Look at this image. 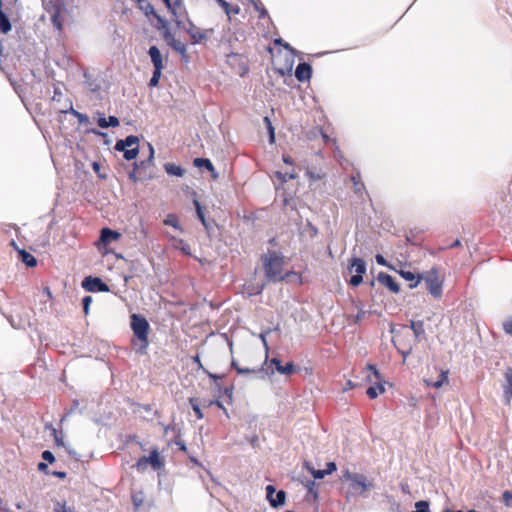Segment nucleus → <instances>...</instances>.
Segmentation results:
<instances>
[{"mask_svg": "<svg viewBox=\"0 0 512 512\" xmlns=\"http://www.w3.org/2000/svg\"><path fill=\"white\" fill-rule=\"evenodd\" d=\"M148 148H149V157H148L147 162L152 163L153 158H154V148L150 143H148Z\"/></svg>", "mask_w": 512, "mask_h": 512, "instance_id": "e2e57ef3", "label": "nucleus"}, {"mask_svg": "<svg viewBox=\"0 0 512 512\" xmlns=\"http://www.w3.org/2000/svg\"><path fill=\"white\" fill-rule=\"evenodd\" d=\"M82 287L88 292H108L109 286L99 277L88 276L82 281Z\"/></svg>", "mask_w": 512, "mask_h": 512, "instance_id": "6e6552de", "label": "nucleus"}, {"mask_svg": "<svg viewBox=\"0 0 512 512\" xmlns=\"http://www.w3.org/2000/svg\"><path fill=\"white\" fill-rule=\"evenodd\" d=\"M162 70L163 69H154L153 75L149 81V86L155 87L158 85Z\"/></svg>", "mask_w": 512, "mask_h": 512, "instance_id": "f704fd0d", "label": "nucleus"}, {"mask_svg": "<svg viewBox=\"0 0 512 512\" xmlns=\"http://www.w3.org/2000/svg\"><path fill=\"white\" fill-rule=\"evenodd\" d=\"M269 333V331H265V332H262L260 333L259 335V338L261 339L266 351H268V344H267V340H266V335Z\"/></svg>", "mask_w": 512, "mask_h": 512, "instance_id": "bf43d9fd", "label": "nucleus"}, {"mask_svg": "<svg viewBox=\"0 0 512 512\" xmlns=\"http://www.w3.org/2000/svg\"><path fill=\"white\" fill-rule=\"evenodd\" d=\"M512 500V491L506 490L503 493V501L508 506L510 505V501Z\"/></svg>", "mask_w": 512, "mask_h": 512, "instance_id": "3c124183", "label": "nucleus"}, {"mask_svg": "<svg viewBox=\"0 0 512 512\" xmlns=\"http://www.w3.org/2000/svg\"><path fill=\"white\" fill-rule=\"evenodd\" d=\"M92 169L94 170V172L97 174V176L100 179H103V180L107 179V175L105 173L101 172V165H100V163L93 162L92 163Z\"/></svg>", "mask_w": 512, "mask_h": 512, "instance_id": "a19ab883", "label": "nucleus"}, {"mask_svg": "<svg viewBox=\"0 0 512 512\" xmlns=\"http://www.w3.org/2000/svg\"><path fill=\"white\" fill-rule=\"evenodd\" d=\"M349 271H354L356 274L363 275L366 272L365 261L361 258H352Z\"/></svg>", "mask_w": 512, "mask_h": 512, "instance_id": "f3484780", "label": "nucleus"}, {"mask_svg": "<svg viewBox=\"0 0 512 512\" xmlns=\"http://www.w3.org/2000/svg\"><path fill=\"white\" fill-rule=\"evenodd\" d=\"M194 166L196 167H205L208 171L212 172L213 177L216 178L217 174L215 173L214 166L212 162L207 158H195L193 161Z\"/></svg>", "mask_w": 512, "mask_h": 512, "instance_id": "aec40b11", "label": "nucleus"}, {"mask_svg": "<svg viewBox=\"0 0 512 512\" xmlns=\"http://www.w3.org/2000/svg\"><path fill=\"white\" fill-rule=\"evenodd\" d=\"M236 372L238 374H243V375H253L255 378H258V379H266L267 377H270L271 375L274 374V371L271 370L269 371V368L265 369L263 367L261 368H248V367H236Z\"/></svg>", "mask_w": 512, "mask_h": 512, "instance_id": "1a4fd4ad", "label": "nucleus"}, {"mask_svg": "<svg viewBox=\"0 0 512 512\" xmlns=\"http://www.w3.org/2000/svg\"><path fill=\"white\" fill-rule=\"evenodd\" d=\"M399 274L401 275V277H403L406 281H409L410 282V285L409 287L412 289V288H415L417 287V285L419 284L420 280H422V275L420 274H415L411 271H406V270H401L399 272Z\"/></svg>", "mask_w": 512, "mask_h": 512, "instance_id": "dca6fc26", "label": "nucleus"}, {"mask_svg": "<svg viewBox=\"0 0 512 512\" xmlns=\"http://www.w3.org/2000/svg\"><path fill=\"white\" fill-rule=\"evenodd\" d=\"M68 113H70L71 115L76 117L78 119L79 123H81V124L87 123L89 121V117L87 115L78 112L72 106L68 110Z\"/></svg>", "mask_w": 512, "mask_h": 512, "instance_id": "473e14b6", "label": "nucleus"}, {"mask_svg": "<svg viewBox=\"0 0 512 512\" xmlns=\"http://www.w3.org/2000/svg\"><path fill=\"white\" fill-rule=\"evenodd\" d=\"M283 162L285 164H287V165H293L294 164L293 159L289 155H284L283 156Z\"/></svg>", "mask_w": 512, "mask_h": 512, "instance_id": "69168bd1", "label": "nucleus"}, {"mask_svg": "<svg viewBox=\"0 0 512 512\" xmlns=\"http://www.w3.org/2000/svg\"><path fill=\"white\" fill-rule=\"evenodd\" d=\"M154 17L157 19V21L159 23V27H158L159 29L165 30L166 28H168V22H167L166 19H164L163 17H161L157 13L154 15Z\"/></svg>", "mask_w": 512, "mask_h": 512, "instance_id": "de8ad7c7", "label": "nucleus"}, {"mask_svg": "<svg viewBox=\"0 0 512 512\" xmlns=\"http://www.w3.org/2000/svg\"><path fill=\"white\" fill-rule=\"evenodd\" d=\"M362 281H363V277H362V275H360V274H355V275H353V276L350 278L349 283H350L352 286H355V287H356V286L360 285V284L362 283Z\"/></svg>", "mask_w": 512, "mask_h": 512, "instance_id": "a18cd8bd", "label": "nucleus"}, {"mask_svg": "<svg viewBox=\"0 0 512 512\" xmlns=\"http://www.w3.org/2000/svg\"><path fill=\"white\" fill-rule=\"evenodd\" d=\"M269 133V142L270 144H273L275 142V130L273 126H270L267 128Z\"/></svg>", "mask_w": 512, "mask_h": 512, "instance_id": "13d9d810", "label": "nucleus"}, {"mask_svg": "<svg viewBox=\"0 0 512 512\" xmlns=\"http://www.w3.org/2000/svg\"><path fill=\"white\" fill-rule=\"evenodd\" d=\"M145 13L146 14H153V15L156 14V12L154 10V7L151 4L147 5V7L145 8Z\"/></svg>", "mask_w": 512, "mask_h": 512, "instance_id": "774afa93", "label": "nucleus"}, {"mask_svg": "<svg viewBox=\"0 0 512 512\" xmlns=\"http://www.w3.org/2000/svg\"><path fill=\"white\" fill-rule=\"evenodd\" d=\"M308 469L310 470V472L312 473V475L315 479H322L325 477V475H327L325 470H315L310 467H308Z\"/></svg>", "mask_w": 512, "mask_h": 512, "instance_id": "49530a36", "label": "nucleus"}, {"mask_svg": "<svg viewBox=\"0 0 512 512\" xmlns=\"http://www.w3.org/2000/svg\"><path fill=\"white\" fill-rule=\"evenodd\" d=\"M375 259H376V262L381 265V266H386V267H390V265L388 264V262L386 261V259L381 255V254H377L375 256Z\"/></svg>", "mask_w": 512, "mask_h": 512, "instance_id": "5fc2aeb1", "label": "nucleus"}, {"mask_svg": "<svg viewBox=\"0 0 512 512\" xmlns=\"http://www.w3.org/2000/svg\"><path fill=\"white\" fill-rule=\"evenodd\" d=\"M377 280L380 284L386 286L391 292L398 293L400 291L399 285L395 282L394 278L384 272L378 274Z\"/></svg>", "mask_w": 512, "mask_h": 512, "instance_id": "9b49d317", "label": "nucleus"}, {"mask_svg": "<svg viewBox=\"0 0 512 512\" xmlns=\"http://www.w3.org/2000/svg\"><path fill=\"white\" fill-rule=\"evenodd\" d=\"M174 247L176 249L180 250L185 255H191L190 245L187 242H185L183 239H175Z\"/></svg>", "mask_w": 512, "mask_h": 512, "instance_id": "cd10ccee", "label": "nucleus"}, {"mask_svg": "<svg viewBox=\"0 0 512 512\" xmlns=\"http://www.w3.org/2000/svg\"><path fill=\"white\" fill-rule=\"evenodd\" d=\"M176 18H180L183 14V5L181 0H174L170 7H167Z\"/></svg>", "mask_w": 512, "mask_h": 512, "instance_id": "a878e982", "label": "nucleus"}, {"mask_svg": "<svg viewBox=\"0 0 512 512\" xmlns=\"http://www.w3.org/2000/svg\"><path fill=\"white\" fill-rule=\"evenodd\" d=\"M448 382V371H442L436 381L431 379L425 380L427 386H432L434 388H440L444 383Z\"/></svg>", "mask_w": 512, "mask_h": 512, "instance_id": "4be33fe9", "label": "nucleus"}, {"mask_svg": "<svg viewBox=\"0 0 512 512\" xmlns=\"http://www.w3.org/2000/svg\"><path fill=\"white\" fill-rule=\"evenodd\" d=\"M422 280L426 284V288L434 298H440L443 290V279L440 277L436 268H432L422 274Z\"/></svg>", "mask_w": 512, "mask_h": 512, "instance_id": "39448f33", "label": "nucleus"}, {"mask_svg": "<svg viewBox=\"0 0 512 512\" xmlns=\"http://www.w3.org/2000/svg\"><path fill=\"white\" fill-rule=\"evenodd\" d=\"M341 480L349 482V488L355 495H365L367 491L373 488L372 481H369L365 475L351 472L349 469L342 471Z\"/></svg>", "mask_w": 512, "mask_h": 512, "instance_id": "f03ea898", "label": "nucleus"}, {"mask_svg": "<svg viewBox=\"0 0 512 512\" xmlns=\"http://www.w3.org/2000/svg\"><path fill=\"white\" fill-rule=\"evenodd\" d=\"M336 470V464L334 462L327 463V468L325 469L326 474H331Z\"/></svg>", "mask_w": 512, "mask_h": 512, "instance_id": "052dcab7", "label": "nucleus"}, {"mask_svg": "<svg viewBox=\"0 0 512 512\" xmlns=\"http://www.w3.org/2000/svg\"><path fill=\"white\" fill-rule=\"evenodd\" d=\"M130 326L137 337V339L141 343V349L145 350L148 347V333L150 330V325L146 318L139 314H132L130 316Z\"/></svg>", "mask_w": 512, "mask_h": 512, "instance_id": "7ed1b4c3", "label": "nucleus"}, {"mask_svg": "<svg viewBox=\"0 0 512 512\" xmlns=\"http://www.w3.org/2000/svg\"><path fill=\"white\" fill-rule=\"evenodd\" d=\"M262 262L265 276L270 282H280L289 275L283 273L284 258L277 251H268L262 256Z\"/></svg>", "mask_w": 512, "mask_h": 512, "instance_id": "f257e3e1", "label": "nucleus"}, {"mask_svg": "<svg viewBox=\"0 0 512 512\" xmlns=\"http://www.w3.org/2000/svg\"><path fill=\"white\" fill-rule=\"evenodd\" d=\"M163 39L164 41L167 43V45H171L172 42L175 41V37L174 35L171 33V31L166 28L164 31H163Z\"/></svg>", "mask_w": 512, "mask_h": 512, "instance_id": "ea45409f", "label": "nucleus"}, {"mask_svg": "<svg viewBox=\"0 0 512 512\" xmlns=\"http://www.w3.org/2000/svg\"><path fill=\"white\" fill-rule=\"evenodd\" d=\"M108 127H117L119 126V120L115 116H109L107 119Z\"/></svg>", "mask_w": 512, "mask_h": 512, "instance_id": "603ef678", "label": "nucleus"}, {"mask_svg": "<svg viewBox=\"0 0 512 512\" xmlns=\"http://www.w3.org/2000/svg\"><path fill=\"white\" fill-rule=\"evenodd\" d=\"M170 47L174 49L177 53H179L181 57L187 61L188 55L186 45L183 42L175 39V41L171 43Z\"/></svg>", "mask_w": 512, "mask_h": 512, "instance_id": "393cba45", "label": "nucleus"}, {"mask_svg": "<svg viewBox=\"0 0 512 512\" xmlns=\"http://www.w3.org/2000/svg\"><path fill=\"white\" fill-rule=\"evenodd\" d=\"M107 119L105 117H100L97 121V124L101 128H108Z\"/></svg>", "mask_w": 512, "mask_h": 512, "instance_id": "680f3d73", "label": "nucleus"}, {"mask_svg": "<svg viewBox=\"0 0 512 512\" xmlns=\"http://www.w3.org/2000/svg\"><path fill=\"white\" fill-rule=\"evenodd\" d=\"M275 175L282 183H286L288 180L297 178V174L294 170H292L291 172H285V173L277 171L275 173Z\"/></svg>", "mask_w": 512, "mask_h": 512, "instance_id": "7c9ffc66", "label": "nucleus"}, {"mask_svg": "<svg viewBox=\"0 0 512 512\" xmlns=\"http://www.w3.org/2000/svg\"><path fill=\"white\" fill-rule=\"evenodd\" d=\"M503 328L506 333L512 335V317L504 322Z\"/></svg>", "mask_w": 512, "mask_h": 512, "instance_id": "8fccbe9b", "label": "nucleus"}, {"mask_svg": "<svg viewBox=\"0 0 512 512\" xmlns=\"http://www.w3.org/2000/svg\"><path fill=\"white\" fill-rule=\"evenodd\" d=\"M11 22L4 12L0 13V32L7 34L11 30Z\"/></svg>", "mask_w": 512, "mask_h": 512, "instance_id": "bb28decb", "label": "nucleus"}, {"mask_svg": "<svg viewBox=\"0 0 512 512\" xmlns=\"http://www.w3.org/2000/svg\"><path fill=\"white\" fill-rule=\"evenodd\" d=\"M190 404L192 406L193 411L195 412L198 419H202L204 417L197 401L193 398L190 399Z\"/></svg>", "mask_w": 512, "mask_h": 512, "instance_id": "e433bc0d", "label": "nucleus"}, {"mask_svg": "<svg viewBox=\"0 0 512 512\" xmlns=\"http://www.w3.org/2000/svg\"><path fill=\"white\" fill-rule=\"evenodd\" d=\"M148 466V462L146 460V456H143L141 457L137 463H136V468L139 470V471H144Z\"/></svg>", "mask_w": 512, "mask_h": 512, "instance_id": "c03bdc74", "label": "nucleus"}, {"mask_svg": "<svg viewBox=\"0 0 512 512\" xmlns=\"http://www.w3.org/2000/svg\"><path fill=\"white\" fill-rule=\"evenodd\" d=\"M19 256L21 261L26 264L28 267H35L37 264L36 258L27 252L26 250H19Z\"/></svg>", "mask_w": 512, "mask_h": 512, "instance_id": "5701e85b", "label": "nucleus"}, {"mask_svg": "<svg viewBox=\"0 0 512 512\" xmlns=\"http://www.w3.org/2000/svg\"><path fill=\"white\" fill-rule=\"evenodd\" d=\"M286 499V493L284 490L275 492L272 498L269 499V503L273 508H278L284 505Z\"/></svg>", "mask_w": 512, "mask_h": 512, "instance_id": "6ab92c4d", "label": "nucleus"}, {"mask_svg": "<svg viewBox=\"0 0 512 512\" xmlns=\"http://www.w3.org/2000/svg\"><path fill=\"white\" fill-rule=\"evenodd\" d=\"M45 10L50 14L51 22L57 30H62L61 12L64 9L63 2L61 0H44L43 1Z\"/></svg>", "mask_w": 512, "mask_h": 512, "instance_id": "0eeeda50", "label": "nucleus"}, {"mask_svg": "<svg viewBox=\"0 0 512 512\" xmlns=\"http://www.w3.org/2000/svg\"><path fill=\"white\" fill-rule=\"evenodd\" d=\"M270 364L273 365L275 370L282 375L289 376L295 372V367L292 362H287L285 365H282L278 358H272L270 360Z\"/></svg>", "mask_w": 512, "mask_h": 512, "instance_id": "f8f14e48", "label": "nucleus"}, {"mask_svg": "<svg viewBox=\"0 0 512 512\" xmlns=\"http://www.w3.org/2000/svg\"><path fill=\"white\" fill-rule=\"evenodd\" d=\"M42 458L45 461H48L49 463H53L55 461V456L49 450H45V451L42 452Z\"/></svg>", "mask_w": 512, "mask_h": 512, "instance_id": "09e8293b", "label": "nucleus"}, {"mask_svg": "<svg viewBox=\"0 0 512 512\" xmlns=\"http://www.w3.org/2000/svg\"><path fill=\"white\" fill-rule=\"evenodd\" d=\"M148 54L151 58V62L153 63L154 69H163V60L162 55L158 47L151 46L148 50Z\"/></svg>", "mask_w": 512, "mask_h": 512, "instance_id": "2eb2a0df", "label": "nucleus"}, {"mask_svg": "<svg viewBox=\"0 0 512 512\" xmlns=\"http://www.w3.org/2000/svg\"><path fill=\"white\" fill-rule=\"evenodd\" d=\"M193 203H194V206H195V209H196V214H197L198 219L201 221L203 226L206 229H208L209 228V224H208V222H207V220L205 218V215H204V212L202 210L201 204L199 203L198 200H194Z\"/></svg>", "mask_w": 512, "mask_h": 512, "instance_id": "c756f323", "label": "nucleus"}, {"mask_svg": "<svg viewBox=\"0 0 512 512\" xmlns=\"http://www.w3.org/2000/svg\"><path fill=\"white\" fill-rule=\"evenodd\" d=\"M410 328L412 329L416 338L425 334L424 324L422 321H411Z\"/></svg>", "mask_w": 512, "mask_h": 512, "instance_id": "c85d7f7f", "label": "nucleus"}, {"mask_svg": "<svg viewBox=\"0 0 512 512\" xmlns=\"http://www.w3.org/2000/svg\"><path fill=\"white\" fill-rule=\"evenodd\" d=\"M274 43L276 45L283 46L286 50L290 51L293 55H295L297 53V51L289 43L284 42L283 39H281V38L275 39Z\"/></svg>", "mask_w": 512, "mask_h": 512, "instance_id": "58836bf2", "label": "nucleus"}, {"mask_svg": "<svg viewBox=\"0 0 512 512\" xmlns=\"http://www.w3.org/2000/svg\"><path fill=\"white\" fill-rule=\"evenodd\" d=\"M164 224L165 225H168V226H172L173 228L175 229H179V230H182L181 229V226L179 224V221H178V218L176 215L174 214H169L165 219H164Z\"/></svg>", "mask_w": 512, "mask_h": 512, "instance_id": "2f4dec72", "label": "nucleus"}, {"mask_svg": "<svg viewBox=\"0 0 512 512\" xmlns=\"http://www.w3.org/2000/svg\"><path fill=\"white\" fill-rule=\"evenodd\" d=\"M312 67L310 64L303 62L299 63L295 70V77L300 81L304 82L311 78Z\"/></svg>", "mask_w": 512, "mask_h": 512, "instance_id": "ddd939ff", "label": "nucleus"}, {"mask_svg": "<svg viewBox=\"0 0 512 512\" xmlns=\"http://www.w3.org/2000/svg\"><path fill=\"white\" fill-rule=\"evenodd\" d=\"M415 510L412 512H429V502L425 500H421L415 503Z\"/></svg>", "mask_w": 512, "mask_h": 512, "instance_id": "72a5a7b5", "label": "nucleus"}, {"mask_svg": "<svg viewBox=\"0 0 512 512\" xmlns=\"http://www.w3.org/2000/svg\"><path fill=\"white\" fill-rule=\"evenodd\" d=\"M55 512H75L72 507L67 506L66 504L57 503L54 508Z\"/></svg>", "mask_w": 512, "mask_h": 512, "instance_id": "79ce46f5", "label": "nucleus"}, {"mask_svg": "<svg viewBox=\"0 0 512 512\" xmlns=\"http://www.w3.org/2000/svg\"><path fill=\"white\" fill-rule=\"evenodd\" d=\"M164 170L168 175L176 177H182L185 173V170L182 167L177 166L173 163H166L164 165Z\"/></svg>", "mask_w": 512, "mask_h": 512, "instance_id": "412c9836", "label": "nucleus"}, {"mask_svg": "<svg viewBox=\"0 0 512 512\" xmlns=\"http://www.w3.org/2000/svg\"><path fill=\"white\" fill-rule=\"evenodd\" d=\"M46 429L51 430L52 435H53V436H54V438H55V442H56V444H57L58 446H63V445H64L62 438H59V437H58V432H57V430L52 426V424H47V425H46Z\"/></svg>", "mask_w": 512, "mask_h": 512, "instance_id": "4c0bfd02", "label": "nucleus"}, {"mask_svg": "<svg viewBox=\"0 0 512 512\" xmlns=\"http://www.w3.org/2000/svg\"><path fill=\"white\" fill-rule=\"evenodd\" d=\"M367 369L369 371V374L367 375L368 381L371 383H375L376 385L370 386L367 389L366 394L368 395L369 398L375 399L379 394L384 393V385L381 381L380 373L375 365L368 364Z\"/></svg>", "mask_w": 512, "mask_h": 512, "instance_id": "423d86ee", "label": "nucleus"}, {"mask_svg": "<svg viewBox=\"0 0 512 512\" xmlns=\"http://www.w3.org/2000/svg\"><path fill=\"white\" fill-rule=\"evenodd\" d=\"M355 387V384L351 381V380H348L345 384V386L343 387V391H348V390H351Z\"/></svg>", "mask_w": 512, "mask_h": 512, "instance_id": "0e129e2a", "label": "nucleus"}, {"mask_svg": "<svg viewBox=\"0 0 512 512\" xmlns=\"http://www.w3.org/2000/svg\"><path fill=\"white\" fill-rule=\"evenodd\" d=\"M276 492V489L273 485H268L266 487V497H267V500L269 501L270 498L273 497V495L275 494Z\"/></svg>", "mask_w": 512, "mask_h": 512, "instance_id": "6e6d98bb", "label": "nucleus"}, {"mask_svg": "<svg viewBox=\"0 0 512 512\" xmlns=\"http://www.w3.org/2000/svg\"><path fill=\"white\" fill-rule=\"evenodd\" d=\"M146 460H147L148 464H150L154 470H157V469L161 468V466H162V463L159 458V453L157 450L151 451L150 455L146 456Z\"/></svg>", "mask_w": 512, "mask_h": 512, "instance_id": "b1692460", "label": "nucleus"}, {"mask_svg": "<svg viewBox=\"0 0 512 512\" xmlns=\"http://www.w3.org/2000/svg\"><path fill=\"white\" fill-rule=\"evenodd\" d=\"M120 236V233L115 230H111L110 228H103L101 230L100 240L104 245H108L111 242L118 240Z\"/></svg>", "mask_w": 512, "mask_h": 512, "instance_id": "4468645a", "label": "nucleus"}, {"mask_svg": "<svg viewBox=\"0 0 512 512\" xmlns=\"http://www.w3.org/2000/svg\"><path fill=\"white\" fill-rule=\"evenodd\" d=\"M365 314H366L365 310L359 309L357 314H356V316H355L354 322L356 324L360 323L362 321V319L365 317Z\"/></svg>", "mask_w": 512, "mask_h": 512, "instance_id": "864d4df0", "label": "nucleus"}, {"mask_svg": "<svg viewBox=\"0 0 512 512\" xmlns=\"http://www.w3.org/2000/svg\"><path fill=\"white\" fill-rule=\"evenodd\" d=\"M363 188H364L363 183L355 182L354 190H355L356 193H360Z\"/></svg>", "mask_w": 512, "mask_h": 512, "instance_id": "338daca9", "label": "nucleus"}, {"mask_svg": "<svg viewBox=\"0 0 512 512\" xmlns=\"http://www.w3.org/2000/svg\"><path fill=\"white\" fill-rule=\"evenodd\" d=\"M505 383L503 384V396L506 404H509L512 399V368L509 367L506 369L505 374Z\"/></svg>", "mask_w": 512, "mask_h": 512, "instance_id": "9d476101", "label": "nucleus"}, {"mask_svg": "<svg viewBox=\"0 0 512 512\" xmlns=\"http://www.w3.org/2000/svg\"><path fill=\"white\" fill-rule=\"evenodd\" d=\"M138 167V163L135 162L134 163V169L133 171H131L129 173V179L132 181V182H137L138 181V177L136 176V168Z\"/></svg>", "mask_w": 512, "mask_h": 512, "instance_id": "4d7b16f0", "label": "nucleus"}, {"mask_svg": "<svg viewBox=\"0 0 512 512\" xmlns=\"http://www.w3.org/2000/svg\"><path fill=\"white\" fill-rule=\"evenodd\" d=\"M216 2L224 10L228 19H231V14H238L240 12L238 5L231 6L226 0H216Z\"/></svg>", "mask_w": 512, "mask_h": 512, "instance_id": "a211bd4d", "label": "nucleus"}, {"mask_svg": "<svg viewBox=\"0 0 512 512\" xmlns=\"http://www.w3.org/2000/svg\"><path fill=\"white\" fill-rule=\"evenodd\" d=\"M188 33L190 34L191 38L193 39V41L195 43L205 39V34L200 32V31H196L194 29H190V30H188Z\"/></svg>", "mask_w": 512, "mask_h": 512, "instance_id": "c9c22d12", "label": "nucleus"}, {"mask_svg": "<svg viewBox=\"0 0 512 512\" xmlns=\"http://www.w3.org/2000/svg\"><path fill=\"white\" fill-rule=\"evenodd\" d=\"M92 303V297L91 296H85L83 299H82V305H83V311H84V314L85 315H88L89 313V307H90V304Z\"/></svg>", "mask_w": 512, "mask_h": 512, "instance_id": "37998d69", "label": "nucleus"}, {"mask_svg": "<svg viewBox=\"0 0 512 512\" xmlns=\"http://www.w3.org/2000/svg\"><path fill=\"white\" fill-rule=\"evenodd\" d=\"M139 139L137 136L129 135L125 139L116 142L114 149L123 152L125 160L130 161L137 157L139 153Z\"/></svg>", "mask_w": 512, "mask_h": 512, "instance_id": "20e7f679", "label": "nucleus"}]
</instances>
